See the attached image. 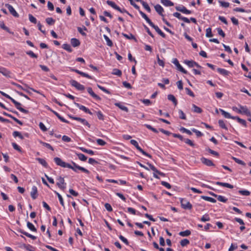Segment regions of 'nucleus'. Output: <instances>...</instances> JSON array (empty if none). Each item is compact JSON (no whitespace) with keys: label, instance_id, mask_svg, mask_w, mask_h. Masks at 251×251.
<instances>
[{"label":"nucleus","instance_id":"13","mask_svg":"<svg viewBox=\"0 0 251 251\" xmlns=\"http://www.w3.org/2000/svg\"><path fill=\"white\" fill-rule=\"evenodd\" d=\"M58 182L56 183V185L58 187L62 190H64L66 188V183L63 177L59 176L57 178Z\"/></svg>","mask_w":251,"mask_h":251},{"label":"nucleus","instance_id":"49","mask_svg":"<svg viewBox=\"0 0 251 251\" xmlns=\"http://www.w3.org/2000/svg\"><path fill=\"white\" fill-rule=\"evenodd\" d=\"M201 221L203 222L210 221V218L207 214L204 215L201 219Z\"/></svg>","mask_w":251,"mask_h":251},{"label":"nucleus","instance_id":"29","mask_svg":"<svg viewBox=\"0 0 251 251\" xmlns=\"http://www.w3.org/2000/svg\"><path fill=\"white\" fill-rule=\"evenodd\" d=\"M115 105L118 107L120 109H121V110H123V111H126V112H127L128 111V109L127 107L122 105L121 103L120 102H117V103H115Z\"/></svg>","mask_w":251,"mask_h":251},{"label":"nucleus","instance_id":"31","mask_svg":"<svg viewBox=\"0 0 251 251\" xmlns=\"http://www.w3.org/2000/svg\"><path fill=\"white\" fill-rule=\"evenodd\" d=\"M0 27L3 29V30H5L7 32H9V33L13 34L14 33L13 32H11L9 28L5 25L3 22H0Z\"/></svg>","mask_w":251,"mask_h":251},{"label":"nucleus","instance_id":"25","mask_svg":"<svg viewBox=\"0 0 251 251\" xmlns=\"http://www.w3.org/2000/svg\"><path fill=\"white\" fill-rule=\"evenodd\" d=\"M216 184L218 185L226 187L228 188L232 189L233 188V186L228 183L221 182L219 181L216 182Z\"/></svg>","mask_w":251,"mask_h":251},{"label":"nucleus","instance_id":"6","mask_svg":"<svg viewBox=\"0 0 251 251\" xmlns=\"http://www.w3.org/2000/svg\"><path fill=\"white\" fill-rule=\"evenodd\" d=\"M54 161L57 165L62 167L69 168L71 167V164L65 162L59 157H54Z\"/></svg>","mask_w":251,"mask_h":251},{"label":"nucleus","instance_id":"53","mask_svg":"<svg viewBox=\"0 0 251 251\" xmlns=\"http://www.w3.org/2000/svg\"><path fill=\"white\" fill-rule=\"evenodd\" d=\"M184 142L189 145V146L192 147H194L195 145V144L193 143V142L192 141H191V140L189 139H186L185 140H184Z\"/></svg>","mask_w":251,"mask_h":251},{"label":"nucleus","instance_id":"37","mask_svg":"<svg viewBox=\"0 0 251 251\" xmlns=\"http://www.w3.org/2000/svg\"><path fill=\"white\" fill-rule=\"evenodd\" d=\"M62 48L69 52H71L73 51V50L71 48V46L68 44H63Z\"/></svg>","mask_w":251,"mask_h":251},{"label":"nucleus","instance_id":"21","mask_svg":"<svg viewBox=\"0 0 251 251\" xmlns=\"http://www.w3.org/2000/svg\"><path fill=\"white\" fill-rule=\"evenodd\" d=\"M37 188L36 187V186H33L32 187V189H31V193H30V195H31V198L33 199V200H35L37 198Z\"/></svg>","mask_w":251,"mask_h":251},{"label":"nucleus","instance_id":"24","mask_svg":"<svg viewBox=\"0 0 251 251\" xmlns=\"http://www.w3.org/2000/svg\"><path fill=\"white\" fill-rule=\"evenodd\" d=\"M71 43L74 47H78L80 44V41L77 39L75 38L71 39Z\"/></svg>","mask_w":251,"mask_h":251},{"label":"nucleus","instance_id":"41","mask_svg":"<svg viewBox=\"0 0 251 251\" xmlns=\"http://www.w3.org/2000/svg\"><path fill=\"white\" fill-rule=\"evenodd\" d=\"M27 227L32 231L36 232L37 231L36 228L35 227L34 225L29 222L27 223Z\"/></svg>","mask_w":251,"mask_h":251},{"label":"nucleus","instance_id":"10","mask_svg":"<svg viewBox=\"0 0 251 251\" xmlns=\"http://www.w3.org/2000/svg\"><path fill=\"white\" fill-rule=\"evenodd\" d=\"M148 165L149 166L150 169L154 172L153 176L155 178H159V177L156 174H158L162 176H164V174L157 170V169L153 165L150 163H148Z\"/></svg>","mask_w":251,"mask_h":251},{"label":"nucleus","instance_id":"7","mask_svg":"<svg viewBox=\"0 0 251 251\" xmlns=\"http://www.w3.org/2000/svg\"><path fill=\"white\" fill-rule=\"evenodd\" d=\"M180 203L182 207L184 209H191L192 207L190 202L185 199H181Z\"/></svg>","mask_w":251,"mask_h":251},{"label":"nucleus","instance_id":"16","mask_svg":"<svg viewBox=\"0 0 251 251\" xmlns=\"http://www.w3.org/2000/svg\"><path fill=\"white\" fill-rule=\"evenodd\" d=\"M176 9L177 11H180L186 14H190L192 13L191 11L187 9L184 6H176Z\"/></svg>","mask_w":251,"mask_h":251},{"label":"nucleus","instance_id":"60","mask_svg":"<svg viewBox=\"0 0 251 251\" xmlns=\"http://www.w3.org/2000/svg\"><path fill=\"white\" fill-rule=\"evenodd\" d=\"M178 114H179V117L180 119H183V120H186V116H185L184 113L181 110H179Z\"/></svg>","mask_w":251,"mask_h":251},{"label":"nucleus","instance_id":"51","mask_svg":"<svg viewBox=\"0 0 251 251\" xmlns=\"http://www.w3.org/2000/svg\"><path fill=\"white\" fill-rule=\"evenodd\" d=\"M238 192H239V193H240V194H241L242 195H243V196H248L250 195V192L249 191L246 190H239Z\"/></svg>","mask_w":251,"mask_h":251},{"label":"nucleus","instance_id":"45","mask_svg":"<svg viewBox=\"0 0 251 251\" xmlns=\"http://www.w3.org/2000/svg\"><path fill=\"white\" fill-rule=\"evenodd\" d=\"M13 136L14 137H18L19 138H20L21 139H24V137L21 134V133L19 132V131H15L13 132Z\"/></svg>","mask_w":251,"mask_h":251},{"label":"nucleus","instance_id":"33","mask_svg":"<svg viewBox=\"0 0 251 251\" xmlns=\"http://www.w3.org/2000/svg\"><path fill=\"white\" fill-rule=\"evenodd\" d=\"M168 99L169 100L172 101L174 103L175 105H176V104L177 103V101L174 95H173L172 94L168 95Z\"/></svg>","mask_w":251,"mask_h":251},{"label":"nucleus","instance_id":"36","mask_svg":"<svg viewBox=\"0 0 251 251\" xmlns=\"http://www.w3.org/2000/svg\"><path fill=\"white\" fill-rule=\"evenodd\" d=\"M0 73L4 76H9L10 72L4 68L0 67Z\"/></svg>","mask_w":251,"mask_h":251},{"label":"nucleus","instance_id":"47","mask_svg":"<svg viewBox=\"0 0 251 251\" xmlns=\"http://www.w3.org/2000/svg\"><path fill=\"white\" fill-rule=\"evenodd\" d=\"M46 22L49 25H52L55 23V20L52 18H47L46 19Z\"/></svg>","mask_w":251,"mask_h":251},{"label":"nucleus","instance_id":"63","mask_svg":"<svg viewBox=\"0 0 251 251\" xmlns=\"http://www.w3.org/2000/svg\"><path fill=\"white\" fill-rule=\"evenodd\" d=\"M98 118L100 120H104V115L100 111L97 112Z\"/></svg>","mask_w":251,"mask_h":251},{"label":"nucleus","instance_id":"27","mask_svg":"<svg viewBox=\"0 0 251 251\" xmlns=\"http://www.w3.org/2000/svg\"><path fill=\"white\" fill-rule=\"evenodd\" d=\"M233 120H236L238 123H239L240 124H242V125H243L244 126L246 127L247 126V122L245 120H243V119H242L241 118H240L238 116H235L234 118H233Z\"/></svg>","mask_w":251,"mask_h":251},{"label":"nucleus","instance_id":"61","mask_svg":"<svg viewBox=\"0 0 251 251\" xmlns=\"http://www.w3.org/2000/svg\"><path fill=\"white\" fill-rule=\"evenodd\" d=\"M122 35L127 39H135L134 35L131 33L129 35H127L126 34L123 33Z\"/></svg>","mask_w":251,"mask_h":251},{"label":"nucleus","instance_id":"5","mask_svg":"<svg viewBox=\"0 0 251 251\" xmlns=\"http://www.w3.org/2000/svg\"><path fill=\"white\" fill-rule=\"evenodd\" d=\"M130 143L133 145L139 151H140L144 155L149 157L150 158H151V156L145 151L143 150H142L139 146L138 142L135 140H131L130 141Z\"/></svg>","mask_w":251,"mask_h":251},{"label":"nucleus","instance_id":"64","mask_svg":"<svg viewBox=\"0 0 251 251\" xmlns=\"http://www.w3.org/2000/svg\"><path fill=\"white\" fill-rule=\"evenodd\" d=\"M217 30L218 31V33L219 35L223 37H225L226 34H225L224 32L223 31V30L221 28H220V27L217 28Z\"/></svg>","mask_w":251,"mask_h":251},{"label":"nucleus","instance_id":"34","mask_svg":"<svg viewBox=\"0 0 251 251\" xmlns=\"http://www.w3.org/2000/svg\"><path fill=\"white\" fill-rule=\"evenodd\" d=\"M192 110L194 112L197 113H201L202 111L200 107L197 106L194 104H192Z\"/></svg>","mask_w":251,"mask_h":251},{"label":"nucleus","instance_id":"44","mask_svg":"<svg viewBox=\"0 0 251 251\" xmlns=\"http://www.w3.org/2000/svg\"><path fill=\"white\" fill-rule=\"evenodd\" d=\"M54 193L57 196L60 204L62 205V206L64 207V203L63 199L62 196H61V195L59 193H58V192H57L56 191H54Z\"/></svg>","mask_w":251,"mask_h":251},{"label":"nucleus","instance_id":"14","mask_svg":"<svg viewBox=\"0 0 251 251\" xmlns=\"http://www.w3.org/2000/svg\"><path fill=\"white\" fill-rule=\"evenodd\" d=\"M5 6L8 8L10 13L15 17H19V15L13 7V6L9 4H6Z\"/></svg>","mask_w":251,"mask_h":251},{"label":"nucleus","instance_id":"43","mask_svg":"<svg viewBox=\"0 0 251 251\" xmlns=\"http://www.w3.org/2000/svg\"><path fill=\"white\" fill-rule=\"evenodd\" d=\"M218 124H219V126L221 128H222L223 129H225L226 130L227 129V128L226 126V124H225L224 121L223 120H219L218 121Z\"/></svg>","mask_w":251,"mask_h":251},{"label":"nucleus","instance_id":"58","mask_svg":"<svg viewBox=\"0 0 251 251\" xmlns=\"http://www.w3.org/2000/svg\"><path fill=\"white\" fill-rule=\"evenodd\" d=\"M205 35L207 37H211L213 36V34L211 31V28L210 27H209L206 29Z\"/></svg>","mask_w":251,"mask_h":251},{"label":"nucleus","instance_id":"3","mask_svg":"<svg viewBox=\"0 0 251 251\" xmlns=\"http://www.w3.org/2000/svg\"><path fill=\"white\" fill-rule=\"evenodd\" d=\"M106 3L111 6L113 8H114L115 10H118V11L120 12L121 13H126L127 14H128V12L125 9V8H121L119 6H118L114 2L108 0L106 1Z\"/></svg>","mask_w":251,"mask_h":251},{"label":"nucleus","instance_id":"50","mask_svg":"<svg viewBox=\"0 0 251 251\" xmlns=\"http://www.w3.org/2000/svg\"><path fill=\"white\" fill-rule=\"evenodd\" d=\"M218 2L220 4V5L223 7H228L229 5V3L227 2H226L220 0H219Z\"/></svg>","mask_w":251,"mask_h":251},{"label":"nucleus","instance_id":"2","mask_svg":"<svg viewBox=\"0 0 251 251\" xmlns=\"http://www.w3.org/2000/svg\"><path fill=\"white\" fill-rule=\"evenodd\" d=\"M72 165H71V167L69 168V169H71L73 170L74 172L76 173H78V171H81L86 174H89L90 172L89 170H87L86 169L81 167L78 165H77L74 162H72Z\"/></svg>","mask_w":251,"mask_h":251},{"label":"nucleus","instance_id":"12","mask_svg":"<svg viewBox=\"0 0 251 251\" xmlns=\"http://www.w3.org/2000/svg\"><path fill=\"white\" fill-rule=\"evenodd\" d=\"M173 63L176 66L177 69L180 72L183 73V74H187V71L185 70L179 64L178 60L176 58H175L173 60Z\"/></svg>","mask_w":251,"mask_h":251},{"label":"nucleus","instance_id":"38","mask_svg":"<svg viewBox=\"0 0 251 251\" xmlns=\"http://www.w3.org/2000/svg\"><path fill=\"white\" fill-rule=\"evenodd\" d=\"M191 234V231L190 230H186L183 231H181L179 233V235L182 237L188 236Z\"/></svg>","mask_w":251,"mask_h":251},{"label":"nucleus","instance_id":"15","mask_svg":"<svg viewBox=\"0 0 251 251\" xmlns=\"http://www.w3.org/2000/svg\"><path fill=\"white\" fill-rule=\"evenodd\" d=\"M184 63L191 68L194 66H196L199 68H201V67L198 63L193 60H185Z\"/></svg>","mask_w":251,"mask_h":251},{"label":"nucleus","instance_id":"54","mask_svg":"<svg viewBox=\"0 0 251 251\" xmlns=\"http://www.w3.org/2000/svg\"><path fill=\"white\" fill-rule=\"evenodd\" d=\"M206 151H207L209 153H210L214 155H215L216 156H218L219 155V154L218 152L214 151L210 149V148L206 149Z\"/></svg>","mask_w":251,"mask_h":251},{"label":"nucleus","instance_id":"17","mask_svg":"<svg viewBox=\"0 0 251 251\" xmlns=\"http://www.w3.org/2000/svg\"><path fill=\"white\" fill-rule=\"evenodd\" d=\"M87 91L88 93L95 100H101V98L93 92L92 88L91 87H88Z\"/></svg>","mask_w":251,"mask_h":251},{"label":"nucleus","instance_id":"28","mask_svg":"<svg viewBox=\"0 0 251 251\" xmlns=\"http://www.w3.org/2000/svg\"><path fill=\"white\" fill-rule=\"evenodd\" d=\"M161 2L166 6H173L174 3L169 0H160Z\"/></svg>","mask_w":251,"mask_h":251},{"label":"nucleus","instance_id":"26","mask_svg":"<svg viewBox=\"0 0 251 251\" xmlns=\"http://www.w3.org/2000/svg\"><path fill=\"white\" fill-rule=\"evenodd\" d=\"M220 111L222 113V114L226 118H228V119H233V118H234L235 116H231L230 114L225 111V110L220 109Z\"/></svg>","mask_w":251,"mask_h":251},{"label":"nucleus","instance_id":"4","mask_svg":"<svg viewBox=\"0 0 251 251\" xmlns=\"http://www.w3.org/2000/svg\"><path fill=\"white\" fill-rule=\"evenodd\" d=\"M12 84L15 85V86H16L18 89H21V90H23L25 91L26 92H27L28 93H30V92L28 90V89H30V90H31L32 91H33L34 92H36V93H37L38 94H40L39 91H38L37 90H35L33 88H30L26 84H24L25 87H23L21 85H20V84H18L14 83V82L12 83Z\"/></svg>","mask_w":251,"mask_h":251},{"label":"nucleus","instance_id":"23","mask_svg":"<svg viewBox=\"0 0 251 251\" xmlns=\"http://www.w3.org/2000/svg\"><path fill=\"white\" fill-rule=\"evenodd\" d=\"M139 13L141 14L142 17L146 21V22L150 25L151 26L153 23L151 21V20L148 17V16L145 14L141 10H139Z\"/></svg>","mask_w":251,"mask_h":251},{"label":"nucleus","instance_id":"19","mask_svg":"<svg viewBox=\"0 0 251 251\" xmlns=\"http://www.w3.org/2000/svg\"><path fill=\"white\" fill-rule=\"evenodd\" d=\"M75 104L80 110H83L85 113L89 114L90 115H92L93 114V113L91 112V111L88 108L86 107L85 106H84L83 105H80V104H79L78 103H75Z\"/></svg>","mask_w":251,"mask_h":251},{"label":"nucleus","instance_id":"32","mask_svg":"<svg viewBox=\"0 0 251 251\" xmlns=\"http://www.w3.org/2000/svg\"><path fill=\"white\" fill-rule=\"evenodd\" d=\"M217 71L221 75H228L229 74V72L224 69H222V68H218L217 69Z\"/></svg>","mask_w":251,"mask_h":251},{"label":"nucleus","instance_id":"57","mask_svg":"<svg viewBox=\"0 0 251 251\" xmlns=\"http://www.w3.org/2000/svg\"><path fill=\"white\" fill-rule=\"evenodd\" d=\"M28 17H29V20L30 21V22H31L32 23H33V24H36L37 20L32 15H31L30 14H29Z\"/></svg>","mask_w":251,"mask_h":251},{"label":"nucleus","instance_id":"39","mask_svg":"<svg viewBox=\"0 0 251 251\" xmlns=\"http://www.w3.org/2000/svg\"><path fill=\"white\" fill-rule=\"evenodd\" d=\"M103 37L106 42V44H107V46H108L109 47H112L113 45V42L109 38V37L106 35H103Z\"/></svg>","mask_w":251,"mask_h":251},{"label":"nucleus","instance_id":"1","mask_svg":"<svg viewBox=\"0 0 251 251\" xmlns=\"http://www.w3.org/2000/svg\"><path fill=\"white\" fill-rule=\"evenodd\" d=\"M0 93L3 96L10 100H11V101L14 104V105H15V107L17 108V109H18L21 112H22L24 113H25V114H27L28 113V110L25 109L24 108H23L21 107V104L20 102L16 101L14 99H13L12 98H11L10 96H9L7 94H6L4 92L1 91H0Z\"/></svg>","mask_w":251,"mask_h":251},{"label":"nucleus","instance_id":"56","mask_svg":"<svg viewBox=\"0 0 251 251\" xmlns=\"http://www.w3.org/2000/svg\"><path fill=\"white\" fill-rule=\"evenodd\" d=\"M233 159L235 161V162L239 164H240L241 165H243V166H245L246 165L245 163L241 160H240L236 157H232Z\"/></svg>","mask_w":251,"mask_h":251},{"label":"nucleus","instance_id":"11","mask_svg":"<svg viewBox=\"0 0 251 251\" xmlns=\"http://www.w3.org/2000/svg\"><path fill=\"white\" fill-rule=\"evenodd\" d=\"M70 83L73 86L75 87L78 90H84L85 89V87L83 85L80 84L75 80H71Z\"/></svg>","mask_w":251,"mask_h":251},{"label":"nucleus","instance_id":"55","mask_svg":"<svg viewBox=\"0 0 251 251\" xmlns=\"http://www.w3.org/2000/svg\"><path fill=\"white\" fill-rule=\"evenodd\" d=\"M217 200L221 202H226L227 201V199L225 197L221 195H218L217 197Z\"/></svg>","mask_w":251,"mask_h":251},{"label":"nucleus","instance_id":"35","mask_svg":"<svg viewBox=\"0 0 251 251\" xmlns=\"http://www.w3.org/2000/svg\"><path fill=\"white\" fill-rule=\"evenodd\" d=\"M36 160L38 161V162L43 165L44 167L47 168L48 167V163L46 161V160L43 158H37Z\"/></svg>","mask_w":251,"mask_h":251},{"label":"nucleus","instance_id":"40","mask_svg":"<svg viewBox=\"0 0 251 251\" xmlns=\"http://www.w3.org/2000/svg\"><path fill=\"white\" fill-rule=\"evenodd\" d=\"M76 155L79 160L82 161H85L87 160V157L82 153H76Z\"/></svg>","mask_w":251,"mask_h":251},{"label":"nucleus","instance_id":"18","mask_svg":"<svg viewBox=\"0 0 251 251\" xmlns=\"http://www.w3.org/2000/svg\"><path fill=\"white\" fill-rule=\"evenodd\" d=\"M152 28H153L157 32L158 34H159L162 37L165 38H166V35L164 34L161 29L158 27V26L155 25L153 23L151 25Z\"/></svg>","mask_w":251,"mask_h":251},{"label":"nucleus","instance_id":"42","mask_svg":"<svg viewBox=\"0 0 251 251\" xmlns=\"http://www.w3.org/2000/svg\"><path fill=\"white\" fill-rule=\"evenodd\" d=\"M39 142L43 146H44L45 147L50 149V150H51V151H53L54 150L53 147L50 144H49V143L44 142H43L42 141H40Z\"/></svg>","mask_w":251,"mask_h":251},{"label":"nucleus","instance_id":"46","mask_svg":"<svg viewBox=\"0 0 251 251\" xmlns=\"http://www.w3.org/2000/svg\"><path fill=\"white\" fill-rule=\"evenodd\" d=\"M190 243L189 240L187 239H184L181 240L180 244L182 247H184Z\"/></svg>","mask_w":251,"mask_h":251},{"label":"nucleus","instance_id":"9","mask_svg":"<svg viewBox=\"0 0 251 251\" xmlns=\"http://www.w3.org/2000/svg\"><path fill=\"white\" fill-rule=\"evenodd\" d=\"M70 118L79 121L81 123H82L83 125L86 126H88V127H90V125L88 123V122L84 119H82L79 117H75L72 115H69Z\"/></svg>","mask_w":251,"mask_h":251},{"label":"nucleus","instance_id":"59","mask_svg":"<svg viewBox=\"0 0 251 251\" xmlns=\"http://www.w3.org/2000/svg\"><path fill=\"white\" fill-rule=\"evenodd\" d=\"M26 53L32 58H37L38 57L37 55L31 50L26 51Z\"/></svg>","mask_w":251,"mask_h":251},{"label":"nucleus","instance_id":"22","mask_svg":"<svg viewBox=\"0 0 251 251\" xmlns=\"http://www.w3.org/2000/svg\"><path fill=\"white\" fill-rule=\"evenodd\" d=\"M154 8L156 11L161 16H163V12H164V9L162 7V6L159 4H156L154 6Z\"/></svg>","mask_w":251,"mask_h":251},{"label":"nucleus","instance_id":"30","mask_svg":"<svg viewBox=\"0 0 251 251\" xmlns=\"http://www.w3.org/2000/svg\"><path fill=\"white\" fill-rule=\"evenodd\" d=\"M201 198L205 201H208L212 203H215L216 202V200L211 197L205 196H201Z\"/></svg>","mask_w":251,"mask_h":251},{"label":"nucleus","instance_id":"20","mask_svg":"<svg viewBox=\"0 0 251 251\" xmlns=\"http://www.w3.org/2000/svg\"><path fill=\"white\" fill-rule=\"evenodd\" d=\"M201 160L203 164H204V165H205L207 166H214V163L212 162V161L211 160L207 159L205 157H202L201 159Z\"/></svg>","mask_w":251,"mask_h":251},{"label":"nucleus","instance_id":"48","mask_svg":"<svg viewBox=\"0 0 251 251\" xmlns=\"http://www.w3.org/2000/svg\"><path fill=\"white\" fill-rule=\"evenodd\" d=\"M112 74L120 76L122 75V71L118 69H114Z\"/></svg>","mask_w":251,"mask_h":251},{"label":"nucleus","instance_id":"52","mask_svg":"<svg viewBox=\"0 0 251 251\" xmlns=\"http://www.w3.org/2000/svg\"><path fill=\"white\" fill-rule=\"evenodd\" d=\"M145 9L149 12H151V9L149 6L148 4L144 1L141 3Z\"/></svg>","mask_w":251,"mask_h":251},{"label":"nucleus","instance_id":"8","mask_svg":"<svg viewBox=\"0 0 251 251\" xmlns=\"http://www.w3.org/2000/svg\"><path fill=\"white\" fill-rule=\"evenodd\" d=\"M240 110L238 111V113L246 115L247 116H251V113L246 106L239 105Z\"/></svg>","mask_w":251,"mask_h":251},{"label":"nucleus","instance_id":"62","mask_svg":"<svg viewBox=\"0 0 251 251\" xmlns=\"http://www.w3.org/2000/svg\"><path fill=\"white\" fill-rule=\"evenodd\" d=\"M180 131L182 132L186 133H187V134H188L189 135H191L192 134V132L190 130L185 128L184 127H181L180 128Z\"/></svg>","mask_w":251,"mask_h":251}]
</instances>
